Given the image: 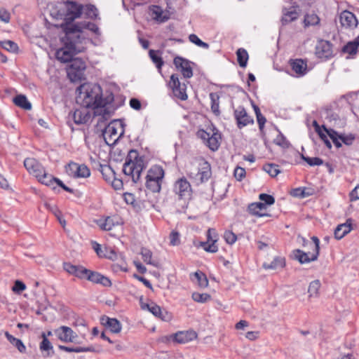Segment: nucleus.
Wrapping results in <instances>:
<instances>
[{
    "instance_id": "obj_1",
    "label": "nucleus",
    "mask_w": 359,
    "mask_h": 359,
    "mask_svg": "<svg viewBox=\"0 0 359 359\" xmlns=\"http://www.w3.org/2000/svg\"><path fill=\"white\" fill-rule=\"evenodd\" d=\"M79 91L76 102L84 108H103L114 102V97L111 91L107 90L102 93L100 85L86 83L78 88Z\"/></svg>"
},
{
    "instance_id": "obj_2",
    "label": "nucleus",
    "mask_w": 359,
    "mask_h": 359,
    "mask_svg": "<svg viewBox=\"0 0 359 359\" xmlns=\"http://www.w3.org/2000/svg\"><path fill=\"white\" fill-rule=\"evenodd\" d=\"M75 28L70 29L71 31L63 27L65 36L61 39L63 46L57 50L56 58L62 62H70L75 55L85 50L86 46L79 39V32H74Z\"/></svg>"
},
{
    "instance_id": "obj_3",
    "label": "nucleus",
    "mask_w": 359,
    "mask_h": 359,
    "mask_svg": "<svg viewBox=\"0 0 359 359\" xmlns=\"http://www.w3.org/2000/svg\"><path fill=\"white\" fill-rule=\"evenodd\" d=\"M144 168L142 157L139 156L138 152L136 150H130L123 164V173L131 176L133 181L136 183L139 181Z\"/></svg>"
},
{
    "instance_id": "obj_4",
    "label": "nucleus",
    "mask_w": 359,
    "mask_h": 359,
    "mask_svg": "<svg viewBox=\"0 0 359 359\" xmlns=\"http://www.w3.org/2000/svg\"><path fill=\"white\" fill-rule=\"evenodd\" d=\"M164 170L160 165H154L148 170L146 176V187L153 193L161 191V183L164 177Z\"/></svg>"
},
{
    "instance_id": "obj_5",
    "label": "nucleus",
    "mask_w": 359,
    "mask_h": 359,
    "mask_svg": "<svg viewBox=\"0 0 359 359\" xmlns=\"http://www.w3.org/2000/svg\"><path fill=\"white\" fill-rule=\"evenodd\" d=\"M210 132L200 129L196 133L197 137L201 139L203 143L212 151H217L220 145L221 133L213 127Z\"/></svg>"
},
{
    "instance_id": "obj_6",
    "label": "nucleus",
    "mask_w": 359,
    "mask_h": 359,
    "mask_svg": "<svg viewBox=\"0 0 359 359\" xmlns=\"http://www.w3.org/2000/svg\"><path fill=\"white\" fill-rule=\"evenodd\" d=\"M67 28V30L71 31L70 29L75 28L73 31L74 32H79V39L80 41H82V43L86 46L87 42L88 41V39L84 33V29H88L95 34L100 36L101 34V32L100 31V29L98 26L91 22H81L76 24H67L64 26Z\"/></svg>"
},
{
    "instance_id": "obj_7",
    "label": "nucleus",
    "mask_w": 359,
    "mask_h": 359,
    "mask_svg": "<svg viewBox=\"0 0 359 359\" xmlns=\"http://www.w3.org/2000/svg\"><path fill=\"white\" fill-rule=\"evenodd\" d=\"M172 191L180 200L190 198L192 194L191 184L184 177L179 178L174 182Z\"/></svg>"
},
{
    "instance_id": "obj_8",
    "label": "nucleus",
    "mask_w": 359,
    "mask_h": 359,
    "mask_svg": "<svg viewBox=\"0 0 359 359\" xmlns=\"http://www.w3.org/2000/svg\"><path fill=\"white\" fill-rule=\"evenodd\" d=\"M67 70V75L72 81L81 80L86 65L85 61L79 57L73 58Z\"/></svg>"
},
{
    "instance_id": "obj_9",
    "label": "nucleus",
    "mask_w": 359,
    "mask_h": 359,
    "mask_svg": "<svg viewBox=\"0 0 359 359\" xmlns=\"http://www.w3.org/2000/svg\"><path fill=\"white\" fill-rule=\"evenodd\" d=\"M211 175L212 172L210 164L208 161H203L199 163L197 172H191L189 173V177L194 180L197 185H198L207 182L211 177Z\"/></svg>"
},
{
    "instance_id": "obj_10",
    "label": "nucleus",
    "mask_w": 359,
    "mask_h": 359,
    "mask_svg": "<svg viewBox=\"0 0 359 359\" xmlns=\"http://www.w3.org/2000/svg\"><path fill=\"white\" fill-rule=\"evenodd\" d=\"M83 13V5L73 1H67L66 4L65 13L60 14L61 16L65 15L64 20L66 25L72 24V22L81 16Z\"/></svg>"
},
{
    "instance_id": "obj_11",
    "label": "nucleus",
    "mask_w": 359,
    "mask_h": 359,
    "mask_svg": "<svg viewBox=\"0 0 359 359\" xmlns=\"http://www.w3.org/2000/svg\"><path fill=\"white\" fill-rule=\"evenodd\" d=\"M207 241H201L196 247L202 248L205 252L215 253L218 251V246L216 243L218 239V235L214 229H209L207 231Z\"/></svg>"
},
{
    "instance_id": "obj_12",
    "label": "nucleus",
    "mask_w": 359,
    "mask_h": 359,
    "mask_svg": "<svg viewBox=\"0 0 359 359\" xmlns=\"http://www.w3.org/2000/svg\"><path fill=\"white\" fill-rule=\"evenodd\" d=\"M66 171L68 175L74 178H86L90 175V170L86 165L74 162L68 164Z\"/></svg>"
},
{
    "instance_id": "obj_13",
    "label": "nucleus",
    "mask_w": 359,
    "mask_h": 359,
    "mask_svg": "<svg viewBox=\"0 0 359 359\" xmlns=\"http://www.w3.org/2000/svg\"><path fill=\"white\" fill-rule=\"evenodd\" d=\"M118 125L123 128V124L120 121H112L105 127L104 130H103V136L107 144H110L107 140L108 139L109 141H113V144L115 143L123 134L124 130L122 128L119 136L116 137Z\"/></svg>"
},
{
    "instance_id": "obj_14",
    "label": "nucleus",
    "mask_w": 359,
    "mask_h": 359,
    "mask_svg": "<svg viewBox=\"0 0 359 359\" xmlns=\"http://www.w3.org/2000/svg\"><path fill=\"white\" fill-rule=\"evenodd\" d=\"M176 69L181 72L185 79H190L193 76L192 65L194 64L190 60L181 56H176L173 60Z\"/></svg>"
},
{
    "instance_id": "obj_15",
    "label": "nucleus",
    "mask_w": 359,
    "mask_h": 359,
    "mask_svg": "<svg viewBox=\"0 0 359 359\" xmlns=\"http://www.w3.org/2000/svg\"><path fill=\"white\" fill-rule=\"evenodd\" d=\"M169 86L172 88V93L176 97L181 100H186L187 99L186 85L180 83L177 74H174L171 75Z\"/></svg>"
},
{
    "instance_id": "obj_16",
    "label": "nucleus",
    "mask_w": 359,
    "mask_h": 359,
    "mask_svg": "<svg viewBox=\"0 0 359 359\" xmlns=\"http://www.w3.org/2000/svg\"><path fill=\"white\" fill-rule=\"evenodd\" d=\"M234 117L238 128H242L254 122L253 118L248 114L243 106H239L234 110Z\"/></svg>"
},
{
    "instance_id": "obj_17",
    "label": "nucleus",
    "mask_w": 359,
    "mask_h": 359,
    "mask_svg": "<svg viewBox=\"0 0 359 359\" xmlns=\"http://www.w3.org/2000/svg\"><path fill=\"white\" fill-rule=\"evenodd\" d=\"M316 55L321 59H329L332 56V44L328 41L321 40L316 47Z\"/></svg>"
},
{
    "instance_id": "obj_18",
    "label": "nucleus",
    "mask_w": 359,
    "mask_h": 359,
    "mask_svg": "<svg viewBox=\"0 0 359 359\" xmlns=\"http://www.w3.org/2000/svg\"><path fill=\"white\" fill-rule=\"evenodd\" d=\"M24 165L27 171L36 177L41 176L45 170L44 167L34 158H25Z\"/></svg>"
},
{
    "instance_id": "obj_19",
    "label": "nucleus",
    "mask_w": 359,
    "mask_h": 359,
    "mask_svg": "<svg viewBox=\"0 0 359 359\" xmlns=\"http://www.w3.org/2000/svg\"><path fill=\"white\" fill-rule=\"evenodd\" d=\"M339 22L341 27L351 29L355 28L358 23L355 15L348 11H344L340 13Z\"/></svg>"
},
{
    "instance_id": "obj_20",
    "label": "nucleus",
    "mask_w": 359,
    "mask_h": 359,
    "mask_svg": "<svg viewBox=\"0 0 359 359\" xmlns=\"http://www.w3.org/2000/svg\"><path fill=\"white\" fill-rule=\"evenodd\" d=\"M57 338L63 342H73L77 334L72 328L67 326H61L55 330Z\"/></svg>"
},
{
    "instance_id": "obj_21",
    "label": "nucleus",
    "mask_w": 359,
    "mask_h": 359,
    "mask_svg": "<svg viewBox=\"0 0 359 359\" xmlns=\"http://www.w3.org/2000/svg\"><path fill=\"white\" fill-rule=\"evenodd\" d=\"M88 108L77 109L74 111L69 113V116L72 118L76 125L85 124L90 118V114L87 111Z\"/></svg>"
},
{
    "instance_id": "obj_22",
    "label": "nucleus",
    "mask_w": 359,
    "mask_h": 359,
    "mask_svg": "<svg viewBox=\"0 0 359 359\" xmlns=\"http://www.w3.org/2000/svg\"><path fill=\"white\" fill-rule=\"evenodd\" d=\"M293 255L294 258L299 261V263L307 264L317 260L319 255H318V252H305L302 250L297 249L293 251Z\"/></svg>"
},
{
    "instance_id": "obj_23",
    "label": "nucleus",
    "mask_w": 359,
    "mask_h": 359,
    "mask_svg": "<svg viewBox=\"0 0 359 359\" xmlns=\"http://www.w3.org/2000/svg\"><path fill=\"white\" fill-rule=\"evenodd\" d=\"M86 279L93 283L100 284L104 287H110L111 285V282L108 277L104 276L97 271L89 270Z\"/></svg>"
},
{
    "instance_id": "obj_24",
    "label": "nucleus",
    "mask_w": 359,
    "mask_h": 359,
    "mask_svg": "<svg viewBox=\"0 0 359 359\" xmlns=\"http://www.w3.org/2000/svg\"><path fill=\"white\" fill-rule=\"evenodd\" d=\"M197 337V334L193 330L178 332L173 335V340L179 344L188 343Z\"/></svg>"
},
{
    "instance_id": "obj_25",
    "label": "nucleus",
    "mask_w": 359,
    "mask_h": 359,
    "mask_svg": "<svg viewBox=\"0 0 359 359\" xmlns=\"http://www.w3.org/2000/svg\"><path fill=\"white\" fill-rule=\"evenodd\" d=\"M359 48V35L353 41H348L341 49V52L348 54L347 58H353Z\"/></svg>"
},
{
    "instance_id": "obj_26",
    "label": "nucleus",
    "mask_w": 359,
    "mask_h": 359,
    "mask_svg": "<svg viewBox=\"0 0 359 359\" xmlns=\"http://www.w3.org/2000/svg\"><path fill=\"white\" fill-rule=\"evenodd\" d=\"M101 321L113 333H119L121 330V324L116 318L103 316L101 318Z\"/></svg>"
},
{
    "instance_id": "obj_27",
    "label": "nucleus",
    "mask_w": 359,
    "mask_h": 359,
    "mask_svg": "<svg viewBox=\"0 0 359 359\" xmlns=\"http://www.w3.org/2000/svg\"><path fill=\"white\" fill-rule=\"evenodd\" d=\"M140 307L142 310L149 311L154 316L163 318L161 316V309L156 303L151 302L150 303H146L143 302L142 297L140 299Z\"/></svg>"
},
{
    "instance_id": "obj_28",
    "label": "nucleus",
    "mask_w": 359,
    "mask_h": 359,
    "mask_svg": "<svg viewBox=\"0 0 359 359\" xmlns=\"http://www.w3.org/2000/svg\"><path fill=\"white\" fill-rule=\"evenodd\" d=\"M290 65L292 69L299 76H303L307 72V64L302 59L291 60Z\"/></svg>"
},
{
    "instance_id": "obj_29",
    "label": "nucleus",
    "mask_w": 359,
    "mask_h": 359,
    "mask_svg": "<svg viewBox=\"0 0 359 359\" xmlns=\"http://www.w3.org/2000/svg\"><path fill=\"white\" fill-rule=\"evenodd\" d=\"M351 220L348 219L345 223L339 224L334 229V237L339 240L344 237L351 230Z\"/></svg>"
},
{
    "instance_id": "obj_30",
    "label": "nucleus",
    "mask_w": 359,
    "mask_h": 359,
    "mask_svg": "<svg viewBox=\"0 0 359 359\" xmlns=\"http://www.w3.org/2000/svg\"><path fill=\"white\" fill-rule=\"evenodd\" d=\"M58 348L61 351H64L65 352H74V353H83V352H94L98 353L99 350H97L93 346H90L87 347H81V346H75V347H69L64 345H59Z\"/></svg>"
},
{
    "instance_id": "obj_31",
    "label": "nucleus",
    "mask_w": 359,
    "mask_h": 359,
    "mask_svg": "<svg viewBox=\"0 0 359 359\" xmlns=\"http://www.w3.org/2000/svg\"><path fill=\"white\" fill-rule=\"evenodd\" d=\"M266 209L265 204H262V202L252 203L248 205V211L250 214L256 215L258 217H264L268 215L267 214L262 213L261 211Z\"/></svg>"
},
{
    "instance_id": "obj_32",
    "label": "nucleus",
    "mask_w": 359,
    "mask_h": 359,
    "mask_svg": "<svg viewBox=\"0 0 359 359\" xmlns=\"http://www.w3.org/2000/svg\"><path fill=\"white\" fill-rule=\"evenodd\" d=\"M151 11L153 18L159 22H165L169 19V15L158 6H153Z\"/></svg>"
},
{
    "instance_id": "obj_33",
    "label": "nucleus",
    "mask_w": 359,
    "mask_h": 359,
    "mask_svg": "<svg viewBox=\"0 0 359 359\" xmlns=\"http://www.w3.org/2000/svg\"><path fill=\"white\" fill-rule=\"evenodd\" d=\"M83 13L86 18L91 20H100L99 11L96 6L93 4H89L83 6Z\"/></svg>"
},
{
    "instance_id": "obj_34",
    "label": "nucleus",
    "mask_w": 359,
    "mask_h": 359,
    "mask_svg": "<svg viewBox=\"0 0 359 359\" xmlns=\"http://www.w3.org/2000/svg\"><path fill=\"white\" fill-rule=\"evenodd\" d=\"M4 334L8 341L14 346L20 353H25L26 352V346L21 339L15 338L8 332H5Z\"/></svg>"
},
{
    "instance_id": "obj_35",
    "label": "nucleus",
    "mask_w": 359,
    "mask_h": 359,
    "mask_svg": "<svg viewBox=\"0 0 359 359\" xmlns=\"http://www.w3.org/2000/svg\"><path fill=\"white\" fill-rule=\"evenodd\" d=\"M285 265V260L284 257H276L270 263H264L263 267L265 269L276 270L278 269H282Z\"/></svg>"
},
{
    "instance_id": "obj_36",
    "label": "nucleus",
    "mask_w": 359,
    "mask_h": 359,
    "mask_svg": "<svg viewBox=\"0 0 359 359\" xmlns=\"http://www.w3.org/2000/svg\"><path fill=\"white\" fill-rule=\"evenodd\" d=\"M299 17V13L296 10L287 11L286 8L283 10V17L281 18V23L285 25L291 22L296 20Z\"/></svg>"
},
{
    "instance_id": "obj_37",
    "label": "nucleus",
    "mask_w": 359,
    "mask_h": 359,
    "mask_svg": "<svg viewBox=\"0 0 359 359\" xmlns=\"http://www.w3.org/2000/svg\"><path fill=\"white\" fill-rule=\"evenodd\" d=\"M41 337L42 341L39 345L41 351H47V356L53 355L54 354L53 346L49 339L46 337V332H42Z\"/></svg>"
},
{
    "instance_id": "obj_38",
    "label": "nucleus",
    "mask_w": 359,
    "mask_h": 359,
    "mask_svg": "<svg viewBox=\"0 0 359 359\" xmlns=\"http://www.w3.org/2000/svg\"><path fill=\"white\" fill-rule=\"evenodd\" d=\"M14 104L25 110L32 109V104L28 101L27 97L24 95H18L13 98Z\"/></svg>"
},
{
    "instance_id": "obj_39",
    "label": "nucleus",
    "mask_w": 359,
    "mask_h": 359,
    "mask_svg": "<svg viewBox=\"0 0 359 359\" xmlns=\"http://www.w3.org/2000/svg\"><path fill=\"white\" fill-rule=\"evenodd\" d=\"M324 131L332 140L334 144L337 148H340L342 146L341 141L340 140L339 133L332 128H327L325 126H322Z\"/></svg>"
},
{
    "instance_id": "obj_40",
    "label": "nucleus",
    "mask_w": 359,
    "mask_h": 359,
    "mask_svg": "<svg viewBox=\"0 0 359 359\" xmlns=\"http://www.w3.org/2000/svg\"><path fill=\"white\" fill-rule=\"evenodd\" d=\"M41 176L36 177L41 183L46 186L52 187L53 189H56V187L54 186L56 177L47 173L46 170H44L43 173H41Z\"/></svg>"
},
{
    "instance_id": "obj_41",
    "label": "nucleus",
    "mask_w": 359,
    "mask_h": 359,
    "mask_svg": "<svg viewBox=\"0 0 359 359\" xmlns=\"http://www.w3.org/2000/svg\"><path fill=\"white\" fill-rule=\"evenodd\" d=\"M320 23V18L314 13H306L304 16V27L315 26Z\"/></svg>"
},
{
    "instance_id": "obj_42",
    "label": "nucleus",
    "mask_w": 359,
    "mask_h": 359,
    "mask_svg": "<svg viewBox=\"0 0 359 359\" xmlns=\"http://www.w3.org/2000/svg\"><path fill=\"white\" fill-rule=\"evenodd\" d=\"M312 191L311 189H308L306 187H299L294 189L292 192L291 195L294 197H297L300 198H304L308 196H310L312 195Z\"/></svg>"
},
{
    "instance_id": "obj_43",
    "label": "nucleus",
    "mask_w": 359,
    "mask_h": 359,
    "mask_svg": "<svg viewBox=\"0 0 359 359\" xmlns=\"http://www.w3.org/2000/svg\"><path fill=\"white\" fill-rule=\"evenodd\" d=\"M149 57L151 61L155 64L156 67L161 69L162 66L164 64L162 57L159 54V51H156L154 50H150L149 51Z\"/></svg>"
},
{
    "instance_id": "obj_44",
    "label": "nucleus",
    "mask_w": 359,
    "mask_h": 359,
    "mask_svg": "<svg viewBox=\"0 0 359 359\" xmlns=\"http://www.w3.org/2000/svg\"><path fill=\"white\" fill-rule=\"evenodd\" d=\"M237 61L240 67H245L248 60V53L244 48H238L236 51Z\"/></svg>"
},
{
    "instance_id": "obj_45",
    "label": "nucleus",
    "mask_w": 359,
    "mask_h": 359,
    "mask_svg": "<svg viewBox=\"0 0 359 359\" xmlns=\"http://www.w3.org/2000/svg\"><path fill=\"white\" fill-rule=\"evenodd\" d=\"M100 172L103 178L107 182H111V179L115 176V172L109 165H101Z\"/></svg>"
},
{
    "instance_id": "obj_46",
    "label": "nucleus",
    "mask_w": 359,
    "mask_h": 359,
    "mask_svg": "<svg viewBox=\"0 0 359 359\" xmlns=\"http://www.w3.org/2000/svg\"><path fill=\"white\" fill-rule=\"evenodd\" d=\"M210 98L211 101V109L215 114L218 115L219 114V95L217 93H210Z\"/></svg>"
},
{
    "instance_id": "obj_47",
    "label": "nucleus",
    "mask_w": 359,
    "mask_h": 359,
    "mask_svg": "<svg viewBox=\"0 0 359 359\" xmlns=\"http://www.w3.org/2000/svg\"><path fill=\"white\" fill-rule=\"evenodd\" d=\"M194 276L197 280L198 286L203 288L208 287V280L206 275L201 271H197L194 273Z\"/></svg>"
},
{
    "instance_id": "obj_48",
    "label": "nucleus",
    "mask_w": 359,
    "mask_h": 359,
    "mask_svg": "<svg viewBox=\"0 0 359 359\" xmlns=\"http://www.w3.org/2000/svg\"><path fill=\"white\" fill-rule=\"evenodd\" d=\"M263 170L273 177H276L280 172L278 165L273 163L265 164L263 166Z\"/></svg>"
},
{
    "instance_id": "obj_49",
    "label": "nucleus",
    "mask_w": 359,
    "mask_h": 359,
    "mask_svg": "<svg viewBox=\"0 0 359 359\" xmlns=\"http://www.w3.org/2000/svg\"><path fill=\"white\" fill-rule=\"evenodd\" d=\"M277 130L278 131V135L274 139L273 142L283 148H288L290 145V142L278 128Z\"/></svg>"
},
{
    "instance_id": "obj_50",
    "label": "nucleus",
    "mask_w": 359,
    "mask_h": 359,
    "mask_svg": "<svg viewBox=\"0 0 359 359\" xmlns=\"http://www.w3.org/2000/svg\"><path fill=\"white\" fill-rule=\"evenodd\" d=\"M313 125L315 126L316 131L318 134L320 140L325 143V146L328 149H331L332 144L330 141L328 140L327 135L322 131V130L320 129V126L318 125L316 121L313 122Z\"/></svg>"
},
{
    "instance_id": "obj_51",
    "label": "nucleus",
    "mask_w": 359,
    "mask_h": 359,
    "mask_svg": "<svg viewBox=\"0 0 359 359\" xmlns=\"http://www.w3.org/2000/svg\"><path fill=\"white\" fill-rule=\"evenodd\" d=\"M301 158L306 161L310 166L321 165L323 164V161L319 157H308L303 154H299Z\"/></svg>"
},
{
    "instance_id": "obj_52",
    "label": "nucleus",
    "mask_w": 359,
    "mask_h": 359,
    "mask_svg": "<svg viewBox=\"0 0 359 359\" xmlns=\"http://www.w3.org/2000/svg\"><path fill=\"white\" fill-rule=\"evenodd\" d=\"M141 255L143 261L147 264L152 266H156V264L152 261V252L151 250L147 248H142Z\"/></svg>"
},
{
    "instance_id": "obj_53",
    "label": "nucleus",
    "mask_w": 359,
    "mask_h": 359,
    "mask_svg": "<svg viewBox=\"0 0 359 359\" xmlns=\"http://www.w3.org/2000/svg\"><path fill=\"white\" fill-rule=\"evenodd\" d=\"M311 240L313 243H310L306 240L304 239V246L309 245L311 248H313V251L314 252H318L319 255L320 252V240L317 236H312Z\"/></svg>"
},
{
    "instance_id": "obj_54",
    "label": "nucleus",
    "mask_w": 359,
    "mask_h": 359,
    "mask_svg": "<svg viewBox=\"0 0 359 359\" xmlns=\"http://www.w3.org/2000/svg\"><path fill=\"white\" fill-rule=\"evenodd\" d=\"M0 45L3 48L11 53H15L18 49V45L10 40L0 41Z\"/></svg>"
},
{
    "instance_id": "obj_55",
    "label": "nucleus",
    "mask_w": 359,
    "mask_h": 359,
    "mask_svg": "<svg viewBox=\"0 0 359 359\" xmlns=\"http://www.w3.org/2000/svg\"><path fill=\"white\" fill-rule=\"evenodd\" d=\"M320 287V283L318 280L311 282L308 289L309 297L317 296Z\"/></svg>"
},
{
    "instance_id": "obj_56",
    "label": "nucleus",
    "mask_w": 359,
    "mask_h": 359,
    "mask_svg": "<svg viewBox=\"0 0 359 359\" xmlns=\"http://www.w3.org/2000/svg\"><path fill=\"white\" fill-rule=\"evenodd\" d=\"M192 299L199 303H205L211 299V296L207 293L194 292Z\"/></svg>"
},
{
    "instance_id": "obj_57",
    "label": "nucleus",
    "mask_w": 359,
    "mask_h": 359,
    "mask_svg": "<svg viewBox=\"0 0 359 359\" xmlns=\"http://www.w3.org/2000/svg\"><path fill=\"white\" fill-rule=\"evenodd\" d=\"M259 198L262 201V204H265V207H266V205H271L275 203L274 197L267 194H259Z\"/></svg>"
},
{
    "instance_id": "obj_58",
    "label": "nucleus",
    "mask_w": 359,
    "mask_h": 359,
    "mask_svg": "<svg viewBox=\"0 0 359 359\" xmlns=\"http://www.w3.org/2000/svg\"><path fill=\"white\" fill-rule=\"evenodd\" d=\"M99 226L104 231H110L114 226L113 219L110 217H107L104 220L100 221Z\"/></svg>"
},
{
    "instance_id": "obj_59",
    "label": "nucleus",
    "mask_w": 359,
    "mask_h": 359,
    "mask_svg": "<svg viewBox=\"0 0 359 359\" xmlns=\"http://www.w3.org/2000/svg\"><path fill=\"white\" fill-rule=\"evenodd\" d=\"M339 136H340V140L341 141V142L347 146H350V145L353 144V143L355 139V136L351 133H350L348 135L341 133V134H339Z\"/></svg>"
},
{
    "instance_id": "obj_60",
    "label": "nucleus",
    "mask_w": 359,
    "mask_h": 359,
    "mask_svg": "<svg viewBox=\"0 0 359 359\" xmlns=\"http://www.w3.org/2000/svg\"><path fill=\"white\" fill-rule=\"evenodd\" d=\"M89 272V270L84 268L82 266L78 265L76 268L75 273H74V276L76 277L83 279L86 278L88 273Z\"/></svg>"
},
{
    "instance_id": "obj_61",
    "label": "nucleus",
    "mask_w": 359,
    "mask_h": 359,
    "mask_svg": "<svg viewBox=\"0 0 359 359\" xmlns=\"http://www.w3.org/2000/svg\"><path fill=\"white\" fill-rule=\"evenodd\" d=\"M170 244L175 246L180 244V235L177 231H172L170 234Z\"/></svg>"
},
{
    "instance_id": "obj_62",
    "label": "nucleus",
    "mask_w": 359,
    "mask_h": 359,
    "mask_svg": "<svg viewBox=\"0 0 359 359\" xmlns=\"http://www.w3.org/2000/svg\"><path fill=\"white\" fill-rule=\"evenodd\" d=\"M224 238L228 244L232 245L236 241L237 236L232 231H227L224 234Z\"/></svg>"
},
{
    "instance_id": "obj_63",
    "label": "nucleus",
    "mask_w": 359,
    "mask_h": 359,
    "mask_svg": "<svg viewBox=\"0 0 359 359\" xmlns=\"http://www.w3.org/2000/svg\"><path fill=\"white\" fill-rule=\"evenodd\" d=\"M25 289H26L25 284L23 282L18 280L15 281L14 285L12 287V290L17 294L21 293Z\"/></svg>"
},
{
    "instance_id": "obj_64",
    "label": "nucleus",
    "mask_w": 359,
    "mask_h": 359,
    "mask_svg": "<svg viewBox=\"0 0 359 359\" xmlns=\"http://www.w3.org/2000/svg\"><path fill=\"white\" fill-rule=\"evenodd\" d=\"M234 177L238 180L241 181L245 176V170L241 167L237 166L234 170Z\"/></svg>"
}]
</instances>
